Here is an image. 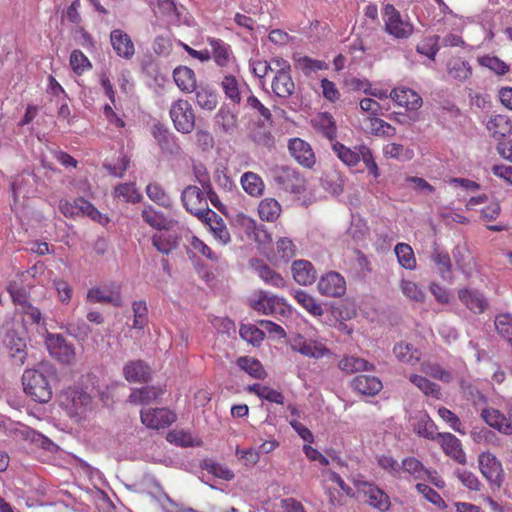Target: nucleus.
Listing matches in <instances>:
<instances>
[{
	"label": "nucleus",
	"instance_id": "1",
	"mask_svg": "<svg viewBox=\"0 0 512 512\" xmlns=\"http://www.w3.org/2000/svg\"><path fill=\"white\" fill-rule=\"evenodd\" d=\"M303 452L310 461L318 462L320 465L326 467L329 460L317 449L309 444L303 446ZM323 488L325 489L329 502L332 506L338 507L343 504V496L351 494V488L348 487L344 480L336 472L324 468L320 474Z\"/></svg>",
	"mask_w": 512,
	"mask_h": 512
},
{
	"label": "nucleus",
	"instance_id": "2",
	"mask_svg": "<svg viewBox=\"0 0 512 512\" xmlns=\"http://www.w3.org/2000/svg\"><path fill=\"white\" fill-rule=\"evenodd\" d=\"M55 378V370L49 364H40L36 369H26L22 375L25 393L36 402L47 403L53 391L51 381Z\"/></svg>",
	"mask_w": 512,
	"mask_h": 512
},
{
	"label": "nucleus",
	"instance_id": "3",
	"mask_svg": "<svg viewBox=\"0 0 512 512\" xmlns=\"http://www.w3.org/2000/svg\"><path fill=\"white\" fill-rule=\"evenodd\" d=\"M59 406L74 423L81 426L88 423L95 412L92 397L75 388H68L60 394Z\"/></svg>",
	"mask_w": 512,
	"mask_h": 512
},
{
	"label": "nucleus",
	"instance_id": "4",
	"mask_svg": "<svg viewBox=\"0 0 512 512\" xmlns=\"http://www.w3.org/2000/svg\"><path fill=\"white\" fill-rule=\"evenodd\" d=\"M384 31L395 40L410 38L415 30L409 16L402 15L393 5L386 4L382 9Z\"/></svg>",
	"mask_w": 512,
	"mask_h": 512
},
{
	"label": "nucleus",
	"instance_id": "5",
	"mask_svg": "<svg viewBox=\"0 0 512 512\" xmlns=\"http://www.w3.org/2000/svg\"><path fill=\"white\" fill-rule=\"evenodd\" d=\"M183 206L202 222L215 220L217 214L212 211L203 191L197 186H187L181 195Z\"/></svg>",
	"mask_w": 512,
	"mask_h": 512
},
{
	"label": "nucleus",
	"instance_id": "6",
	"mask_svg": "<svg viewBox=\"0 0 512 512\" xmlns=\"http://www.w3.org/2000/svg\"><path fill=\"white\" fill-rule=\"evenodd\" d=\"M250 306L264 315L288 316L292 311L284 298L264 290L257 291L251 296Z\"/></svg>",
	"mask_w": 512,
	"mask_h": 512
},
{
	"label": "nucleus",
	"instance_id": "7",
	"mask_svg": "<svg viewBox=\"0 0 512 512\" xmlns=\"http://www.w3.org/2000/svg\"><path fill=\"white\" fill-rule=\"evenodd\" d=\"M290 348L305 357L320 359L331 355L330 349L317 336L297 334L289 340Z\"/></svg>",
	"mask_w": 512,
	"mask_h": 512
},
{
	"label": "nucleus",
	"instance_id": "8",
	"mask_svg": "<svg viewBox=\"0 0 512 512\" xmlns=\"http://www.w3.org/2000/svg\"><path fill=\"white\" fill-rule=\"evenodd\" d=\"M170 118L175 129L182 134H189L195 127V113L189 101L178 99L171 104Z\"/></svg>",
	"mask_w": 512,
	"mask_h": 512
},
{
	"label": "nucleus",
	"instance_id": "9",
	"mask_svg": "<svg viewBox=\"0 0 512 512\" xmlns=\"http://www.w3.org/2000/svg\"><path fill=\"white\" fill-rule=\"evenodd\" d=\"M273 177L277 185L286 192L301 194L306 189V180L293 168L277 167Z\"/></svg>",
	"mask_w": 512,
	"mask_h": 512
},
{
	"label": "nucleus",
	"instance_id": "10",
	"mask_svg": "<svg viewBox=\"0 0 512 512\" xmlns=\"http://www.w3.org/2000/svg\"><path fill=\"white\" fill-rule=\"evenodd\" d=\"M355 486L359 495L373 508L381 512L390 509L391 502L389 496L375 484L366 481H357Z\"/></svg>",
	"mask_w": 512,
	"mask_h": 512
},
{
	"label": "nucleus",
	"instance_id": "11",
	"mask_svg": "<svg viewBox=\"0 0 512 512\" xmlns=\"http://www.w3.org/2000/svg\"><path fill=\"white\" fill-rule=\"evenodd\" d=\"M86 298L91 303H108L115 307L123 304L121 286L116 282L90 288Z\"/></svg>",
	"mask_w": 512,
	"mask_h": 512
},
{
	"label": "nucleus",
	"instance_id": "12",
	"mask_svg": "<svg viewBox=\"0 0 512 512\" xmlns=\"http://www.w3.org/2000/svg\"><path fill=\"white\" fill-rule=\"evenodd\" d=\"M478 467L483 477L496 487L503 482L504 472L501 462L490 452H482L478 456Z\"/></svg>",
	"mask_w": 512,
	"mask_h": 512
},
{
	"label": "nucleus",
	"instance_id": "13",
	"mask_svg": "<svg viewBox=\"0 0 512 512\" xmlns=\"http://www.w3.org/2000/svg\"><path fill=\"white\" fill-rule=\"evenodd\" d=\"M317 290L325 297H342L347 290L346 280L339 272L329 271L320 277Z\"/></svg>",
	"mask_w": 512,
	"mask_h": 512
},
{
	"label": "nucleus",
	"instance_id": "14",
	"mask_svg": "<svg viewBox=\"0 0 512 512\" xmlns=\"http://www.w3.org/2000/svg\"><path fill=\"white\" fill-rule=\"evenodd\" d=\"M45 343L51 356L64 364H70L75 360L76 353L72 344L66 342L60 334L47 333Z\"/></svg>",
	"mask_w": 512,
	"mask_h": 512
},
{
	"label": "nucleus",
	"instance_id": "15",
	"mask_svg": "<svg viewBox=\"0 0 512 512\" xmlns=\"http://www.w3.org/2000/svg\"><path fill=\"white\" fill-rule=\"evenodd\" d=\"M176 420V414L167 408H149L141 411L142 423L151 429L170 426Z\"/></svg>",
	"mask_w": 512,
	"mask_h": 512
},
{
	"label": "nucleus",
	"instance_id": "16",
	"mask_svg": "<svg viewBox=\"0 0 512 512\" xmlns=\"http://www.w3.org/2000/svg\"><path fill=\"white\" fill-rule=\"evenodd\" d=\"M288 148L291 156L303 167L311 168L315 164V154L306 141L293 138L289 141Z\"/></svg>",
	"mask_w": 512,
	"mask_h": 512
},
{
	"label": "nucleus",
	"instance_id": "17",
	"mask_svg": "<svg viewBox=\"0 0 512 512\" xmlns=\"http://www.w3.org/2000/svg\"><path fill=\"white\" fill-rule=\"evenodd\" d=\"M110 42L115 53L126 60L135 54V46L131 37L121 29H114L110 33Z\"/></svg>",
	"mask_w": 512,
	"mask_h": 512
},
{
	"label": "nucleus",
	"instance_id": "18",
	"mask_svg": "<svg viewBox=\"0 0 512 512\" xmlns=\"http://www.w3.org/2000/svg\"><path fill=\"white\" fill-rule=\"evenodd\" d=\"M390 98L398 106L404 107L410 111H416L422 106V98L420 95L406 87H397L390 92Z\"/></svg>",
	"mask_w": 512,
	"mask_h": 512
},
{
	"label": "nucleus",
	"instance_id": "19",
	"mask_svg": "<svg viewBox=\"0 0 512 512\" xmlns=\"http://www.w3.org/2000/svg\"><path fill=\"white\" fill-rule=\"evenodd\" d=\"M438 440L444 453L458 462L465 465L467 462L466 454L462 448L460 440L451 433L438 434Z\"/></svg>",
	"mask_w": 512,
	"mask_h": 512
},
{
	"label": "nucleus",
	"instance_id": "20",
	"mask_svg": "<svg viewBox=\"0 0 512 512\" xmlns=\"http://www.w3.org/2000/svg\"><path fill=\"white\" fill-rule=\"evenodd\" d=\"M291 273L295 282L301 286L312 285L317 278L313 264L304 259L295 260L291 265Z\"/></svg>",
	"mask_w": 512,
	"mask_h": 512
},
{
	"label": "nucleus",
	"instance_id": "21",
	"mask_svg": "<svg viewBox=\"0 0 512 512\" xmlns=\"http://www.w3.org/2000/svg\"><path fill=\"white\" fill-rule=\"evenodd\" d=\"M207 42L212 48V51L210 52L211 58H213L217 66L229 67L235 62V58L230 45L221 39L212 37L207 38Z\"/></svg>",
	"mask_w": 512,
	"mask_h": 512
},
{
	"label": "nucleus",
	"instance_id": "22",
	"mask_svg": "<svg viewBox=\"0 0 512 512\" xmlns=\"http://www.w3.org/2000/svg\"><path fill=\"white\" fill-rule=\"evenodd\" d=\"M483 420L492 428L504 434L512 433L511 411L506 418L499 410L494 408L484 409L481 413Z\"/></svg>",
	"mask_w": 512,
	"mask_h": 512
},
{
	"label": "nucleus",
	"instance_id": "23",
	"mask_svg": "<svg viewBox=\"0 0 512 512\" xmlns=\"http://www.w3.org/2000/svg\"><path fill=\"white\" fill-rule=\"evenodd\" d=\"M173 79L177 87L184 93L196 91V75L187 66L176 67L173 71Z\"/></svg>",
	"mask_w": 512,
	"mask_h": 512
},
{
	"label": "nucleus",
	"instance_id": "24",
	"mask_svg": "<svg viewBox=\"0 0 512 512\" xmlns=\"http://www.w3.org/2000/svg\"><path fill=\"white\" fill-rule=\"evenodd\" d=\"M486 128L495 139H501L512 133V121L506 115H492L487 121Z\"/></svg>",
	"mask_w": 512,
	"mask_h": 512
},
{
	"label": "nucleus",
	"instance_id": "25",
	"mask_svg": "<svg viewBox=\"0 0 512 512\" xmlns=\"http://www.w3.org/2000/svg\"><path fill=\"white\" fill-rule=\"evenodd\" d=\"M351 384L354 390L367 396H374L378 394L383 387L380 379L366 375H359L355 377Z\"/></svg>",
	"mask_w": 512,
	"mask_h": 512
},
{
	"label": "nucleus",
	"instance_id": "26",
	"mask_svg": "<svg viewBox=\"0 0 512 512\" xmlns=\"http://www.w3.org/2000/svg\"><path fill=\"white\" fill-rule=\"evenodd\" d=\"M221 87L225 96L234 103H240L243 91L248 89L244 82L230 74L223 77Z\"/></svg>",
	"mask_w": 512,
	"mask_h": 512
},
{
	"label": "nucleus",
	"instance_id": "27",
	"mask_svg": "<svg viewBox=\"0 0 512 512\" xmlns=\"http://www.w3.org/2000/svg\"><path fill=\"white\" fill-rule=\"evenodd\" d=\"M143 220L152 228L157 230H169L175 225V221L168 219L163 213L156 211L152 206L142 210Z\"/></svg>",
	"mask_w": 512,
	"mask_h": 512
},
{
	"label": "nucleus",
	"instance_id": "28",
	"mask_svg": "<svg viewBox=\"0 0 512 512\" xmlns=\"http://www.w3.org/2000/svg\"><path fill=\"white\" fill-rule=\"evenodd\" d=\"M4 343L10 357L20 365L24 364L27 356L25 340L14 333H7Z\"/></svg>",
	"mask_w": 512,
	"mask_h": 512
},
{
	"label": "nucleus",
	"instance_id": "29",
	"mask_svg": "<svg viewBox=\"0 0 512 512\" xmlns=\"http://www.w3.org/2000/svg\"><path fill=\"white\" fill-rule=\"evenodd\" d=\"M293 297L296 302L310 315L314 317H321L324 314V308L322 304L311 294L304 290H295Z\"/></svg>",
	"mask_w": 512,
	"mask_h": 512
},
{
	"label": "nucleus",
	"instance_id": "30",
	"mask_svg": "<svg viewBox=\"0 0 512 512\" xmlns=\"http://www.w3.org/2000/svg\"><path fill=\"white\" fill-rule=\"evenodd\" d=\"M152 135L157 141L162 151L173 154L178 150L175 141V136L169 132L167 128L162 125L156 124L152 127Z\"/></svg>",
	"mask_w": 512,
	"mask_h": 512
},
{
	"label": "nucleus",
	"instance_id": "31",
	"mask_svg": "<svg viewBox=\"0 0 512 512\" xmlns=\"http://www.w3.org/2000/svg\"><path fill=\"white\" fill-rule=\"evenodd\" d=\"M240 183L243 190L252 197H260L264 193V181L254 172L249 171L242 174Z\"/></svg>",
	"mask_w": 512,
	"mask_h": 512
},
{
	"label": "nucleus",
	"instance_id": "32",
	"mask_svg": "<svg viewBox=\"0 0 512 512\" xmlns=\"http://www.w3.org/2000/svg\"><path fill=\"white\" fill-rule=\"evenodd\" d=\"M459 299L468 309L474 313H481L485 310L487 302L481 293L474 290L463 289L459 291Z\"/></svg>",
	"mask_w": 512,
	"mask_h": 512
},
{
	"label": "nucleus",
	"instance_id": "33",
	"mask_svg": "<svg viewBox=\"0 0 512 512\" xmlns=\"http://www.w3.org/2000/svg\"><path fill=\"white\" fill-rule=\"evenodd\" d=\"M162 394L163 390L160 387L146 386L141 389H134L129 396V401L136 405H145L156 400Z\"/></svg>",
	"mask_w": 512,
	"mask_h": 512
},
{
	"label": "nucleus",
	"instance_id": "34",
	"mask_svg": "<svg viewBox=\"0 0 512 512\" xmlns=\"http://www.w3.org/2000/svg\"><path fill=\"white\" fill-rule=\"evenodd\" d=\"M124 376L129 382L147 381L150 376V368L142 361H132L125 365Z\"/></svg>",
	"mask_w": 512,
	"mask_h": 512
},
{
	"label": "nucleus",
	"instance_id": "35",
	"mask_svg": "<svg viewBox=\"0 0 512 512\" xmlns=\"http://www.w3.org/2000/svg\"><path fill=\"white\" fill-rule=\"evenodd\" d=\"M281 211V205L274 198H264L258 205V214L262 221H276L279 218Z\"/></svg>",
	"mask_w": 512,
	"mask_h": 512
},
{
	"label": "nucleus",
	"instance_id": "36",
	"mask_svg": "<svg viewBox=\"0 0 512 512\" xmlns=\"http://www.w3.org/2000/svg\"><path fill=\"white\" fill-rule=\"evenodd\" d=\"M402 294L410 301L423 303L426 293L423 287L412 279L402 278L399 283Z\"/></svg>",
	"mask_w": 512,
	"mask_h": 512
},
{
	"label": "nucleus",
	"instance_id": "37",
	"mask_svg": "<svg viewBox=\"0 0 512 512\" xmlns=\"http://www.w3.org/2000/svg\"><path fill=\"white\" fill-rule=\"evenodd\" d=\"M393 353L400 362L412 366L418 363L421 358L419 350L405 342L397 343L393 348Z\"/></svg>",
	"mask_w": 512,
	"mask_h": 512
},
{
	"label": "nucleus",
	"instance_id": "38",
	"mask_svg": "<svg viewBox=\"0 0 512 512\" xmlns=\"http://www.w3.org/2000/svg\"><path fill=\"white\" fill-rule=\"evenodd\" d=\"M271 86L273 92L282 98L289 97L295 89L290 72L275 74Z\"/></svg>",
	"mask_w": 512,
	"mask_h": 512
},
{
	"label": "nucleus",
	"instance_id": "39",
	"mask_svg": "<svg viewBox=\"0 0 512 512\" xmlns=\"http://www.w3.org/2000/svg\"><path fill=\"white\" fill-rule=\"evenodd\" d=\"M382 151L387 159H395L400 162L410 161L414 157L413 149L399 143H388Z\"/></svg>",
	"mask_w": 512,
	"mask_h": 512
},
{
	"label": "nucleus",
	"instance_id": "40",
	"mask_svg": "<svg viewBox=\"0 0 512 512\" xmlns=\"http://www.w3.org/2000/svg\"><path fill=\"white\" fill-rule=\"evenodd\" d=\"M447 71L451 78L458 81H465L472 75L470 64L461 58L451 59L448 62Z\"/></svg>",
	"mask_w": 512,
	"mask_h": 512
},
{
	"label": "nucleus",
	"instance_id": "41",
	"mask_svg": "<svg viewBox=\"0 0 512 512\" xmlns=\"http://www.w3.org/2000/svg\"><path fill=\"white\" fill-rule=\"evenodd\" d=\"M247 390L249 392L256 394L259 398L269 401L271 403H276V404L284 403L283 394L280 391H278L272 387H269V386H266V385H263L260 383H255L253 385H249Z\"/></svg>",
	"mask_w": 512,
	"mask_h": 512
},
{
	"label": "nucleus",
	"instance_id": "42",
	"mask_svg": "<svg viewBox=\"0 0 512 512\" xmlns=\"http://www.w3.org/2000/svg\"><path fill=\"white\" fill-rule=\"evenodd\" d=\"M78 216L89 217L92 221L99 223L102 226H106L109 223V217L106 214L101 213L92 203L78 198Z\"/></svg>",
	"mask_w": 512,
	"mask_h": 512
},
{
	"label": "nucleus",
	"instance_id": "43",
	"mask_svg": "<svg viewBox=\"0 0 512 512\" xmlns=\"http://www.w3.org/2000/svg\"><path fill=\"white\" fill-rule=\"evenodd\" d=\"M414 431L421 437L427 439H435L438 434L435 429V425L430 417L425 413H420L416 418V422L413 423Z\"/></svg>",
	"mask_w": 512,
	"mask_h": 512
},
{
	"label": "nucleus",
	"instance_id": "44",
	"mask_svg": "<svg viewBox=\"0 0 512 512\" xmlns=\"http://www.w3.org/2000/svg\"><path fill=\"white\" fill-rule=\"evenodd\" d=\"M339 368L347 373H355L360 371H372L374 370V365L362 358L347 356L339 362Z\"/></svg>",
	"mask_w": 512,
	"mask_h": 512
},
{
	"label": "nucleus",
	"instance_id": "45",
	"mask_svg": "<svg viewBox=\"0 0 512 512\" xmlns=\"http://www.w3.org/2000/svg\"><path fill=\"white\" fill-rule=\"evenodd\" d=\"M258 276L268 285L276 288H284L286 286L285 279L275 270L266 264L256 266Z\"/></svg>",
	"mask_w": 512,
	"mask_h": 512
},
{
	"label": "nucleus",
	"instance_id": "46",
	"mask_svg": "<svg viewBox=\"0 0 512 512\" xmlns=\"http://www.w3.org/2000/svg\"><path fill=\"white\" fill-rule=\"evenodd\" d=\"M401 471L408 473L414 480L426 479V474H428V469L414 457L403 459L400 465Z\"/></svg>",
	"mask_w": 512,
	"mask_h": 512
},
{
	"label": "nucleus",
	"instance_id": "47",
	"mask_svg": "<svg viewBox=\"0 0 512 512\" xmlns=\"http://www.w3.org/2000/svg\"><path fill=\"white\" fill-rule=\"evenodd\" d=\"M394 252L399 264L403 268L407 270H414L416 268L415 255L410 245L406 243H398L394 248Z\"/></svg>",
	"mask_w": 512,
	"mask_h": 512
},
{
	"label": "nucleus",
	"instance_id": "48",
	"mask_svg": "<svg viewBox=\"0 0 512 512\" xmlns=\"http://www.w3.org/2000/svg\"><path fill=\"white\" fill-rule=\"evenodd\" d=\"M237 365L253 378L264 379L266 376L262 364L255 358L248 356L240 357L237 360Z\"/></svg>",
	"mask_w": 512,
	"mask_h": 512
},
{
	"label": "nucleus",
	"instance_id": "49",
	"mask_svg": "<svg viewBox=\"0 0 512 512\" xmlns=\"http://www.w3.org/2000/svg\"><path fill=\"white\" fill-rule=\"evenodd\" d=\"M333 150L337 157L347 166H355L360 161L359 146L354 149H350L337 142L333 145Z\"/></svg>",
	"mask_w": 512,
	"mask_h": 512
},
{
	"label": "nucleus",
	"instance_id": "50",
	"mask_svg": "<svg viewBox=\"0 0 512 512\" xmlns=\"http://www.w3.org/2000/svg\"><path fill=\"white\" fill-rule=\"evenodd\" d=\"M431 259L437 266L438 272L443 279H447L451 272V260L447 252L436 247L434 248Z\"/></svg>",
	"mask_w": 512,
	"mask_h": 512
},
{
	"label": "nucleus",
	"instance_id": "51",
	"mask_svg": "<svg viewBox=\"0 0 512 512\" xmlns=\"http://www.w3.org/2000/svg\"><path fill=\"white\" fill-rule=\"evenodd\" d=\"M114 197L125 202L137 203L142 199L141 193L136 189L134 183L120 184L114 189Z\"/></svg>",
	"mask_w": 512,
	"mask_h": 512
},
{
	"label": "nucleus",
	"instance_id": "52",
	"mask_svg": "<svg viewBox=\"0 0 512 512\" xmlns=\"http://www.w3.org/2000/svg\"><path fill=\"white\" fill-rule=\"evenodd\" d=\"M166 439L168 442L180 447H194L200 444L199 440L194 438L191 433L184 430L170 431Z\"/></svg>",
	"mask_w": 512,
	"mask_h": 512
},
{
	"label": "nucleus",
	"instance_id": "53",
	"mask_svg": "<svg viewBox=\"0 0 512 512\" xmlns=\"http://www.w3.org/2000/svg\"><path fill=\"white\" fill-rule=\"evenodd\" d=\"M409 381L419 388V390H421L425 395L432 396L437 399L440 397L439 387L425 377L417 374H411L409 376Z\"/></svg>",
	"mask_w": 512,
	"mask_h": 512
},
{
	"label": "nucleus",
	"instance_id": "54",
	"mask_svg": "<svg viewBox=\"0 0 512 512\" xmlns=\"http://www.w3.org/2000/svg\"><path fill=\"white\" fill-rule=\"evenodd\" d=\"M152 245L162 254H170L177 248V240L171 235L154 234L151 238Z\"/></svg>",
	"mask_w": 512,
	"mask_h": 512
},
{
	"label": "nucleus",
	"instance_id": "55",
	"mask_svg": "<svg viewBox=\"0 0 512 512\" xmlns=\"http://www.w3.org/2000/svg\"><path fill=\"white\" fill-rule=\"evenodd\" d=\"M146 193L150 200L156 204L168 208L171 206V198L164 189L157 183H150L146 187Z\"/></svg>",
	"mask_w": 512,
	"mask_h": 512
},
{
	"label": "nucleus",
	"instance_id": "56",
	"mask_svg": "<svg viewBox=\"0 0 512 512\" xmlns=\"http://www.w3.org/2000/svg\"><path fill=\"white\" fill-rule=\"evenodd\" d=\"M295 65L301 69L306 75L316 72L319 70H325L328 68L327 63L321 60L311 59L307 56L294 57Z\"/></svg>",
	"mask_w": 512,
	"mask_h": 512
},
{
	"label": "nucleus",
	"instance_id": "57",
	"mask_svg": "<svg viewBox=\"0 0 512 512\" xmlns=\"http://www.w3.org/2000/svg\"><path fill=\"white\" fill-rule=\"evenodd\" d=\"M314 125L329 139L333 138L336 134V125L332 115L329 113H320L315 118Z\"/></svg>",
	"mask_w": 512,
	"mask_h": 512
},
{
	"label": "nucleus",
	"instance_id": "58",
	"mask_svg": "<svg viewBox=\"0 0 512 512\" xmlns=\"http://www.w3.org/2000/svg\"><path fill=\"white\" fill-rule=\"evenodd\" d=\"M196 102L202 109L213 110L218 103L217 94L210 89L201 87L196 90Z\"/></svg>",
	"mask_w": 512,
	"mask_h": 512
},
{
	"label": "nucleus",
	"instance_id": "59",
	"mask_svg": "<svg viewBox=\"0 0 512 512\" xmlns=\"http://www.w3.org/2000/svg\"><path fill=\"white\" fill-rule=\"evenodd\" d=\"M481 66L488 68L497 75H505L509 71V65L496 56L485 55L478 58Z\"/></svg>",
	"mask_w": 512,
	"mask_h": 512
},
{
	"label": "nucleus",
	"instance_id": "60",
	"mask_svg": "<svg viewBox=\"0 0 512 512\" xmlns=\"http://www.w3.org/2000/svg\"><path fill=\"white\" fill-rule=\"evenodd\" d=\"M133 328L143 329L148 323V309L144 301H135L132 304Z\"/></svg>",
	"mask_w": 512,
	"mask_h": 512
},
{
	"label": "nucleus",
	"instance_id": "61",
	"mask_svg": "<svg viewBox=\"0 0 512 512\" xmlns=\"http://www.w3.org/2000/svg\"><path fill=\"white\" fill-rule=\"evenodd\" d=\"M240 336L252 345H259L264 339V331L251 324H243L240 327Z\"/></svg>",
	"mask_w": 512,
	"mask_h": 512
},
{
	"label": "nucleus",
	"instance_id": "62",
	"mask_svg": "<svg viewBox=\"0 0 512 512\" xmlns=\"http://www.w3.org/2000/svg\"><path fill=\"white\" fill-rule=\"evenodd\" d=\"M204 469L213 476L225 481H230L234 478L233 471L230 470L226 465L218 462L207 461L204 463Z\"/></svg>",
	"mask_w": 512,
	"mask_h": 512
},
{
	"label": "nucleus",
	"instance_id": "63",
	"mask_svg": "<svg viewBox=\"0 0 512 512\" xmlns=\"http://www.w3.org/2000/svg\"><path fill=\"white\" fill-rule=\"evenodd\" d=\"M70 66L76 74L81 75L91 68V63L82 51L74 50L70 55Z\"/></svg>",
	"mask_w": 512,
	"mask_h": 512
},
{
	"label": "nucleus",
	"instance_id": "64",
	"mask_svg": "<svg viewBox=\"0 0 512 512\" xmlns=\"http://www.w3.org/2000/svg\"><path fill=\"white\" fill-rule=\"evenodd\" d=\"M495 327L497 332L510 343L512 339V316L510 314L498 315L495 319Z\"/></svg>",
	"mask_w": 512,
	"mask_h": 512
}]
</instances>
